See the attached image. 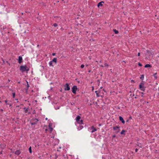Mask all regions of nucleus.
Instances as JSON below:
<instances>
[{
    "instance_id": "obj_37",
    "label": "nucleus",
    "mask_w": 159,
    "mask_h": 159,
    "mask_svg": "<svg viewBox=\"0 0 159 159\" xmlns=\"http://www.w3.org/2000/svg\"><path fill=\"white\" fill-rule=\"evenodd\" d=\"M8 105H10V106H11V105L10 104L8 103Z\"/></svg>"
},
{
    "instance_id": "obj_40",
    "label": "nucleus",
    "mask_w": 159,
    "mask_h": 159,
    "mask_svg": "<svg viewBox=\"0 0 159 159\" xmlns=\"http://www.w3.org/2000/svg\"><path fill=\"white\" fill-rule=\"evenodd\" d=\"M47 119H48V118H46V119H46V120H47Z\"/></svg>"
},
{
    "instance_id": "obj_24",
    "label": "nucleus",
    "mask_w": 159,
    "mask_h": 159,
    "mask_svg": "<svg viewBox=\"0 0 159 159\" xmlns=\"http://www.w3.org/2000/svg\"><path fill=\"white\" fill-rule=\"evenodd\" d=\"M53 26L55 27H57V24L56 23H55L53 24Z\"/></svg>"
},
{
    "instance_id": "obj_15",
    "label": "nucleus",
    "mask_w": 159,
    "mask_h": 159,
    "mask_svg": "<svg viewBox=\"0 0 159 159\" xmlns=\"http://www.w3.org/2000/svg\"><path fill=\"white\" fill-rule=\"evenodd\" d=\"M83 128V126L82 125H80L78 128V130H80L82 129Z\"/></svg>"
},
{
    "instance_id": "obj_8",
    "label": "nucleus",
    "mask_w": 159,
    "mask_h": 159,
    "mask_svg": "<svg viewBox=\"0 0 159 159\" xmlns=\"http://www.w3.org/2000/svg\"><path fill=\"white\" fill-rule=\"evenodd\" d=\"M113 129L114 130L116 131V133H118L119 132L120 129H119V127H118V126H115V127H113Z\"/></svg>"
},
{
    "instance_id": "obj_11",
    "label": "nucleus",
    "mask_w": 159,
    "mask_h": 159,
    "mask_svg": "<svg viewBox=\"0 0 159 159\" xmlns=\"http://www.w3.org/2000/svg\"><path fill=\"white\" fill-rule=\"evenodd\" d=\"M104 2L103 1H101L99 2L98 4V7H99L100 6H102L103 5V3H104Z\"/></svg>"
},
{
    "instance_id": "obj_18",
    "label": "nucleus",
    "mask_w": 159,
    "mask_h": 159,
    "mask_svg": "<svg viewBox=\"0 0 159 159\" xmlns=\"http://www.w3.org/2000/svg\"><path fill=\"white\" fill-rule=\"evenodd\" d=\"M53 62L51 61L49 62V66H53L52 65Z\"/></svg>"
},
{
    "instance_id": "obj_41",
    "label": "nucleus",
    "mask_w": 159,
    "mask_h": 159,
    "mask_svg": "<svg viewBox=\"0 0 159 159\" xmlns=\"http://www.w3.org/2000/svg\"><path fill=\"white\" fill-rule=\"evenodd\" d=\"M93 87L92 90H93V87Z\"/></svg>"
},
{
    "instance_id": "obj_12",
    "label": "nucleus",
    "mask_w": 159,
    "mask_h": 159,
    "mask_svg": "<svg viewBox=\"0 0 159 159\" xmlns=\"http://www.w3.org/2000/svg\"><path fill=\"white\" fill-rule=\"evenodd\" d=\"M22 58L21 56L19 57L18 62L19 63H20L22 62Z\"/></svg>"
},
{
    "instance_id": "obj_33",
    "label": "nucleus",
    "mask_w": 159,
    "mask_h": 159,
    "mask_svg": "<svg viewBox=\"0 0 159 159\" xmlns=\"http://www.w3.org/2000/svg\"><path fill=\"white\" fill-rule=\"evenodd\" d=\"M140 55V53L139 52L138 54V56H139Z\"/></svg>"
},
{
    "instance_id": "obj_16",
    "label": "nucleus",
    "mask_w": 159,
    "mask_h": 159,
    "mask_svg": "<svg viewBox=\"0 0 159 159\" xmlns=\"http://www.w3.org/2000/svg\"><path fill=\"white\" fill-rule=\"evenodd\" d=\"M144 67L145 68L151 67L152 66L149 64H146L145 66Z\"/></svg>"
},
{
    "instance_id": "obj_38",
    "label": "nucleus",
    "mask_w": 159,
    "mask_h": 159,
    "mask_svg": "<svg viewBox=\"0 0 159 159\" xmlns=\"http://www.w3.org/2000/svg\"><path fill=\"white\" fill-rule=\"evenodd\" d=\"M100 66H101V67H103V66H102V65H100Z\"/></svg>"
},
{
    "instance_id": "obj_14",
    "label": "nucleus",
    "mask_w": 159,
    "mask_h": 159,
    "mask_svg": "<svg viewBox=\"0 0 159 159\" xmlns=\"http://www.w3.org/2000/svg\"><path fill=\"white\" fill-rule=\"evenodd\" d=\"M53 62H54L56 63L57 62V59L56 58H54L52 61Z\"/></svg>"
},
{
    "instance_id": "obj_4",
    "label": "nucleus",
    "mask_w": 159,
    "mask_h": 159,
    "mask_svg": "<svg viewBox=\"0 0 159 159\" xmlns=\"http://www.w3.org/2000/svg\"><path fill=\"white\" fill-rule=\"evenodd\" d=\"M64 90L66 91H68L70 90V88L69 84L67 83L64 86Z\"/></svg>"
},
{
    "instance_id": "obj_31",
    "label": "nucleus",
    "mask_w": 159,
    "mask_h": 159,
    "mask_svg": "<svg viewBox=\"0 0 159 159\" xmlns=\"http://www.w3.org/2000/svg\"><path fill=\"white\" fill-rule=\"evenodd\" d=\"M5 102L6 103V104L7 105H8V102H7V100H6L5 101Z\"/></svg>"
},
{
    "instance_id": "obj_13",
    "label": "nucleus",
    "mask_w": 159,
    "mask_h": 159,
    "mask_svg": "<svg viewBox=\"0 0 159 159\" xmlns=\"http://www.w3.org/2000/svg\"><path fill=\"white\" fill-rule=\"evenodd\" d=\"M20 153V152L19 150H18L16 151V152H15V154L16 155H18Z\"/></svg>"
},
{
    "instance_id": "obj_44",
    "label": "nucleus",
    "mask_w": 159,
    "mask_h": 159,
    "mask_svg": "<svg viewBox=\"0 0 159 159\" xmlns=\"http://www.w3.org/2000/svg\"><path fill=\"white\" fill-rule=\"evenodd\" d=\"M101 88V89H102V87H101V88Z\"/></svg>"
},
{
    "instance_id": "obj_26",
    "label": "nucleus",
    "mask_w": 159,
    "mask_h": 159,
    "mask_svg": "<svg viewBox=\"0 0 159 159\" xmlns=\"http://www.w3.org/2000/svg\"><path fill=\"white\" fill-rule=\"evenodd\" d=\"M27 89H28V88H29V87H30L29 86V84H28V82H27Z\"/></svg>"
},
{
    "instance_id": "obj_29",
    "label": "nucleus",
    "mask_w": 159,
    "mask_h": 159,
    "mask_svg": "<svg viewBox=\"0 0 159 159\" xmlns=\"http://www.w3.org/2000/svg\"><path fill=\"white\" fill-rule=\"evenodd\" d=\"M104 65L105 66H108V65L107 63H105Z\"/></svg>"
},
{
    "instance_id": "obj_34",
    "label": "nucleus",
    "mask_w": 159,
    "mask_h": 159,
    "mask_svg": "<svg viewBox=\"0 0 159 159\" xmlns=\"http://www.w3.org/2000/svg\"><path fill=\"white\" fill-rule=\"evenodd\" d=\"M138 149L137 148H136L135 150V151L136 152H137L138 151Z\"/></svg>"
},
{
    "instance_id": "obj_9",
    "label": "nucleus",
    "mask_w": 159,
    "mask_h": 159,
    "mask_svg": "<svg viewBox=\"0 0 159 159\" xmlns=\"http://www.w3.org/2000/svg\"><path fill=\"white\" fill-rule=\"evenodd\" d=\"M90 129L92 130V131H91V133H93L97 130V129L93 126L91 127Z\"/></svg>"
},
{
    "instance_id": "obj_43",
    "label": "nucleus",
    "mask_w": 159,
    "mask_h": 159,
    "mask_svg": "<svg viewBox=\"0 0 159 159\" xmlns=\"http://www.w3.org/2000/svg\"><path fill=\"white\" fill-rule=\"evenodd\" d=\"M8 65H10V64H8Z\"/></svg>"
},
{
    "instance_id": "obj_20",
    "label": "nucleus",
    "mask_w": 159,
    "mask_h": 159,
    "mask_svg": "<svg viewBox=\"0 0 159 159\" xmlns=\"http://www.w3.org/2000/svg\"><path fill=\"white\" fill-rule=\"evenodd\" d=\"M96 94V95L98 97H99V95H98V93H99V92H98V91H95V92Z\"/></svg>"
},
{
    "instance_id": "obj_42",
    "label": "nucleus",
    "mask_w": 159,
    "mask_h": 159,
    "mask_svg": "<svg viewBox=\"0 0 159 159\" xmlns=\"http://www.w3.org/2000/svg\"><path fill=\"white\" fill-rule=\"evenodd\" d=\"M128 120H127L126 121V122H128Z\"/></svg>"
},
{
    "instance_id": "obj_17",
    "label": "nucleus",
    "mask_w": 159,
    "mask_h": 159,
    "mask_svg": "<svg viewBox=\"0 0 159 159\" xmlns=\"http://www.w3.org/2000/svg\"><path fill=\"white\" fill-rule=\"evenodd\" d=\"M113 31L115 32L116 34H117L118 33V31L116 29L113 30Z\"/></svg>"
},
{
    "instance_id": "obj_10",
    "label": "nucleus",
    "mask_w": 159,
    "mask_h": 159,
    "mask_svg": "<svg viewBox=\"0 0 159 159\" xmlns=\"http://www.w3.org/2000/svg\"><path fill=\"white\" fill-rule=\"evenodd\" d=\"M119 119H120V120L121 121V122L122 123H123V124L125 123V121L124 120L123 118L122 117L120 116L119 117Z\"/></svg>"
},
{
    "instance_id": "obj_36",
    "label": "nucleus",
    "mask_w": 159,
    "mask_h": 159,
    "mask_svg": "<svg viewBox=\"0 0 159 159\" xmlns=\"http://www.w3.org/2000/svg\"><path fill=\"white\" fill-rule=\"evenodd\" d=\"M116 137V135H114L113 136V138H114V137Z\"/></svg>"
},
{
    "instance_id": "obj_7",
    "label": "nucleus",
    "mask_w": 159,
    "mask_h": 159,
    "mask_svg": "<svg viewBox=\"0 0 159 159\" xmlns=\"http://www.w3.org/2000/svg\"><path fill=\"white\" fill-rule=\"evenodd\" d=\"M77 89V87L76 86H74L72 88V92L74 94H75Z\"/></svg>"
},
{
    "instance_id": "obj_30",
    "label": "nucleus",
    "mask_w": 159,
    "mask_h": 159,
    "mask_svg": "<svg viewBox=\"0 0 159 159\" xmlns=\"http://www.w3.org/2000/svg\"><path fill=\"white\" fill-rule=\"evenodd\" d=\"M138 65L139 66H142V65L140 63H139L138 64Z\"/></svg>"
},
{
    "instance_id": "obj_2",
    "label": "nucleus",
    "mask_w": 159,
    "mask_h": 159,
    "mask_svg": "<svg viewBox=\"0 0 159 159\" xmlns=\"http://www.w3.org/2000/svg\"><path fill=\"white\" fill-rule=\"evenodd\" d=\"M20 70L22 72L26 71L27 72L29 70V68L27 66H21L20 67Z\"/></svg>"
},
{
    "instance_id": "obj_5",
    "label": "nucleus",
    "mask_w": 159,
    "mask_h": 159,
    "mask_svg": "<svg viewBox=\"0 0 159 159\" xmlns=\"http://www.w3.org/2000/svg\"><path fill=\"white\" fill-rule=\"evenodd\" d=\"M38 121V120L37 119H33L31 122V125H35Z\"/></svg>"
},
{
    "instance_id": "obj_39",
    "label": "nucleus",
    "mask_w": 159,
    "mask_h": 159,
    "mask_svg": "<svg viewBox=\"0 0 159 159\" xmlns=\"http://www.w3.org/2000/svg\"><path fill=\"white\" fill-rule=\"evenodd\" d=\"M2 61H3V63H4L5 62L3 60V59H2Z\"/></svg>"
},
{
    "instance_id": "obj_6",
    "label": "nucleus",
    "mask_w": 159,
    "mask_h": 159,
    "mask_svg": "<svg viewBox=\"0 0 159 159\" xmlns=\"http://www.w3.org/2000/svg\"><path fill=\"white\" fill-rule=\"evenodd\" d=\"M139 88L141 90L144 91L145 90V88L143 86V84L141 83L139 85Z\"/></svg>"
},
{
    "instance_id": "obj_35",
    "label": "nucleus",
    "mask_w": 159,
    "mask_h": 159,
    "mask_svg": "<svg viewBox=\"0 0 159 159\" xmlns=\"http://www.w3.org/2000/svg\"><path fill=\"white\" fill-rule=\"evenodd\" d=\"M55 54H56L55 53H53L52 54V55L53 56H55Z\"/></svg>"
},
{
    "instance_id": "obj_25",
    "label": "nucleus",
    "mask_w": 159,
    "mask_h": 159,
    "mask_svg": "<svg viewBox=\"0 0 159 159\" xmlns=\"http://www.w3.org/2000/svg\"><path fill=\"white\" fill-rule=\"evenodd\" d=\"M144 78V75H141V77H140V79H143Z\"/></svg>"
},
{
    "instance_id": "obj_19",
    "label": "nucleus",
    "mask_w": 159,
    "mask_h": 159,
    "mask_svg": "<svg viewBox=\"0 0 159 159\" xmlns=\"http://www.w3.org/2000/svg\"><path fill=\"white\" fill-rule=\"evenodd\" d=\"M157 74V73H155L153 74V76H154L155 79H157V77L156 75Z\"/></svg>"
},
{
    "instance_id": "obj_32",
    "label": "nucleus",
    "mask_w": 159,
    "mask_h": 159,
    "mask_svg": "<svg viewBox=\"0 0 159 159\" xmlns=\"http://www.w3.org/2000/svg\"><path fill=\"white\" fill-rule=\"evenodd\" d=\"M139 146L140 148H142V146L141 145H138Z\"/></svg>"
},
{
    "instance_id": "obj_22",
    "label": "nucleus",
    "mask_w": 159,
    "mask_h": 159,
    "mask_svg": "<svg viewBox=\"0 0 159 159\" xmlns=\"http://www.w3.org/2000/svg\"><path fill=\"white\" fill-rule=\"evenodd\" d=\"M125 132V131L124 130H122L120 132V134H124V133Z\"/></svg>"
},
{
    "instance_id": "obj_45",
    "label": "nucleus",
    "mask_w": 159,
    "mask_h": 159,
    "mask_svg": "<svg viewBox=\"0 0 159 159\" xmlns=\"http://www.w3.org/2000/svg\"><path fill=\"white\" fill-rule=\"evenodd\" d=\"M1 146V145H0V146Z\"/></svg>"
},
{
    "instance_id": "obj_27",
    "label": "nucleus",
    "mask_w": 159,
    "mask_h": 159,
    "mask_svg": "<svg viewBox=\"0 0 159 159\" xmlns=\"http://www.w3.org/2000/svg\"><path fill=\"white\" fill-rule=\"evenodd\" d=\"M84 67V65L83 64H82L81 66V68H83Z\"/></svg>"
},
{
    "instance_id": "obj_1",
    "label": "nucleus",
    "mask_w": 159,
    "mask_h": 159,
    "mask_svg": "<svg viewBox=\"0 0 159 159\" xmlns=\"http://www.w3.org/2000/svg\"><path fill=\"white\" fill-rule=\"evenodd\" d=\"M53 130V128H52V124L49 123L48 126V128L46 129H45V131L46 132H48L51 133Z\"/></svg>"
},
{
    "instance_id": "obj_3",
    "label": "nucleus",
    "mask_w": 159,
    "mask_h": 159,
    "mask_svg": "<svg viewBox=\"0 0 159 159\" xmlns=\"http://www.w3.org/2000/svg\"><path fill=\"white\" fill-rule=\"evenodd\" d=\"M81 117L80 116H78L76 118L75 120L79 124H83V120H80Z\"/></svg>"
},
{
    "instance_id": "obj_28",
    "label": "nucleus",
    "mask_w": 159,
    "mask_h": 159,
    "mask_svg": "<svg viewBox=\"0 0 159 159\" xmlns=\"http://www.w3.org/2000/svg\"><path fill=\"white\" fill-rule=\"evenodd\" d=\"M15 93H13V98H15Z\"/></svg>"
},
{
    "instance_id": "obj_21",
    "label": "nucleus",
    "mask_w": 159,
    "mask_h": 159,
    "mask_svg": "<svg viewBox=\"0 0 159 159\" xmlns=\"http://www.w3.org/2000/svg\"><path fill=\"white\" fill-rule=\"evenodd\" d=\"M29 152L30 153H32V150H31V147H30L29 148Z\"/></svg>"
},
{
    "instance_id": "obj_23",
    "label": "nucleus",
    "mask_w": 159,
    "mask_h": 159,
    "mask_svg": "<svg viewBox=\"0 0 159 159\" xmlns=\"http://www.w3.org/2000/svg\"><path fill=\"white\" fill-rule=\"evenodd\" d=\"M147 53L149 55V56H150L151 54L152 55L151 52L149 51H147Z\"/></svg>"
}]
</instances>
